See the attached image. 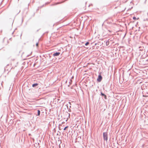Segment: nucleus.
<instances>
[{"label": "nucleus", "instance_id": "1", "mask_svg": "<svg viewBox=\"0 0 148 148\" xmlns=\"http://www.w3.org/2000/svg\"><path fill=\"white\" fill-rule=\"evenodd\" d=\"M103 137L104 140H108V135L106 132L103 133Z\"/></svg>", "mask_w": 148, "mask_h": 148}, {"label": "nucleus", "instance_id": "2", "mask_svg": "<svg viewBox=\"0 0 148 148\" xmlns=\"http://www.w3.org/2000/svg\"><path fill=\"white\" fill-rule=\"evenodd\" d=\"M102 77L101 75H99L98 76V78L97 79V80L99 82H100L102 79Z\"/></svg>", "mask_w": 148, "mask_h": 148}, {"label": "nucleus", "instance_id": "3", "mask_svg": "<svg viewBox=\"0 0 148 148\" xmlns=\"http://www.w3.org/2000/svg\"><path fill=\"white\" fill-rule=\"evenodd\" d=\"M60 52L56 53L53 54V56H57L59 55L60 54Z\"/></svg>", "mask_w": 148, "mask_h": 148}, {"label": "nucleus", "instance_id": "4", "mask_svg": "<svg viewBox=\"0 0 148 148\" xmlns=\"http://www.w3.org/2000/svg\"><path fill=\"white\" fill-rule=\"evenodd\" d=\"M101 94L102 96H104V97L105 98V99H106L107 98L106 96V95H105L104 94H103L102 92L101 93Z\"/></svg>", "mask_w": 148, "mask_h": 148}, {"label": "nucleus", "instance_id": "5", "mask_svg": "<svg viewBox=\"0 0 148 148\" xmlns=\"http://www.w3.org/2000/svg\"><path fill=\"white\" fill-rule=\"evenodd\" d=\"M38 85V84L37 83L34 84L32 85V86L33 87H35Z\"/></svg>", "mask_w": 148, "mask_h": 148}, {"label": "nucleus", "instance_id": "6", "mask_svg": "<svg viewBox=\"0 0 148 148\" xmlns=\"http://www.w3.org/2000/svg\"><path fill=\"white\" fill-rule=\"evenodd\" d=\"M40 111L39 110H38V115L39 116L40 115Z\"/></svg>", "mask_w": 148, "mask_h": 148}, {"label": "nucleus", "instance_id": "7", "mask_svg": "<svg viewBox=\"0 0 148 148\" xmlns=\"http://www.w3.org/2000/svg\"><path fill=\"white\" fill-rule=\"evenodd\" d=\"M68 127H69V126H67L66 127H65L64 129V130H66V128H68Z\"/></svg>", "mask_w": 148, "mask_h": 148}, {"label": "nucleus", "instance_id": "8", "mask_svg": "<svg viewBox=\"0 0 148 148\" xmlns=\"http://www.w3.org/2000/svg\"><path fill=\"white\" fill-rule=\"evenodd\" d=\"M89 42H87L85 44V45L87 46L89 44Z\"/></svg>", "mask_w": 148, "mask_h": 148}, {"label": "nucleus", "instance_id": "9", "mask_svg": "<svg viewBox=\"0 0 148 148\" xmlns=\"http://www.w3.org/2000/svg\"><path fill=\"white\" fill-rule=\"evenodd\" d=\"M133 19L134 20H136V18L135 17H133Z\"/></svg>", "mask_w": 148, "mask_h": 148}, {"label": "nucleus", "instance_id": "10", "mask_svg": "<svg viewBox=\"0 0 148 148\" xmlns=\"http://www.w3.org/2000/svg\"><path fill=\"white\" fill-rule=\"evenodd\" d=\"M38 43H36V46H38Z\"/></svg>", "mask_w": 148, "mask_h": 148}, {"label": "nucleus", "instance_id": "11", "mask_svg": "<svg viewBox=\"0 0 148 148\" xmlns=\"http://www.w3.org/2000/svg\"><path fill=\"white\" fill-rule=\"evenodd\" d=\"M31 53H30V54H29V55H31Z\"/></svg>", "mask_w": 148, "mask_h": 148}]
</instances>
